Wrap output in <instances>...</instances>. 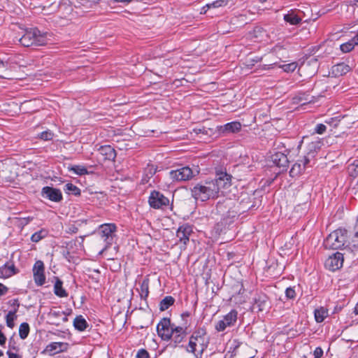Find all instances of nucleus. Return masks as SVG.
Returning <instances> with one entry per match:
<instances>
[{"mask_svg":"<svg viewBox=\"0 0 358 358\" xmlns=\"http://www.w3.org/2000/svg\"><path fill=\"white\" fill-rule=\"evenodd\" d=\"M285 296L289 299H294L296 296V294L294 287H287L285 290Z\"/></svg>","mask_w":358,"mask_h":358,"instance_id":"a19ab883","label":"nucleus"},{"mask_svg":"<svg viewBox=\"0 0 358 358\" xmlns=\"http://www.w3.org/2000/svg\"><path fill=\"white\" fill-rule=\"evenodd\" d=\"M343 255L336 252L325 261V267L331 271H337L343 266Z\"/></svg>","mask_w":358,"mask_h":358,"instance_id":"9b49d317","label":"nucleus"},{"mask_svg":"<svg viewBox=\"0 0 358 358\" xmlns=\"http://www.w3.org/2000/svg\"><path fill=\"white\" fill-rule=\"evenodd\" d=\"M262 60V58L260 57H256L255 59H252V62H259Z\"/></svg>","mask_w":358,"mask_h":358,"instance_id":"052dcab7","label":"nucleus"},{"mask_svg":"<svg viewBox=\"0 0 358 358\" xmlns=\"http://www.w3.org/2000/svg\"><path fill=\"white\" fill-rule=\"evenodd\" d=\"M274 64H264V65H262V66H259V68H260V69H262V70H268V69H272Z\"/></svg>","mask_w":358,"mask_h":358,"instance_id":"6e6d98bb","label":"nucleus"},{"mask_svg":"<svg viewBox=\"0 0 358 358\" xmlns=\"http://www.w3.org/2000/svg\"><path fill=\"white\" fill-rule=\"evenodd\" d=\"M62 322H66L68 321V317H67V315H66L64 313V315H62Z\"/></svg>","mask_w":358,"mask_h":358,"instance_id":"bf43d9fd","label":"nucleus"},{"mask_svg":"<svg viewBox=\"0 0 358 358\" xmlns=\"http://www.w3.org/2000/svg\"><path fill=\"white\" fill-rule=\"evenodd\" d=\"M357 2H358V0H357Z\"/></svg>","mask_w":358,"mask_h":358,"instance_id":"338daca9","label":"nucleus"},{"mask_svg":"<svg viewBox=\"0 0 358 358\" xmlns=\"http://www.w3.org/2000/svg\"><path fill=\"white\" fill-rule=\"evenodd\" d=\"M327 311L324 308L315 310V318L317 322H322L327 317Z\"/></svg>","mask_w":358,"mask_h":358,"instance_id":"c9c22d12","label":"nucleus"},{"mask_svg":"<svg viewBox=\"0 0 358 358\" xmlns=\"http://www.w3.org/2000/svg\"><path fill=\"white\" fill-rule=\"evenodd\" d=\"M241 129V124L239 122H231L221 126L219 131L223 135L235 134Z\"/></svg>","mask_w":358,"mask_h":358,"instance_id":"6ab92c4d","label":"nucleus"},{"mask_svg":"<svg viewBox=\"0 0 358 358\" xmlns=\"http://www.w3.org/2000/svg\"><path fill=\"white\" fill-rule=\"evenodd\" d=\"M6 354L8 355V358H22L20 355L11 352L10 350L7 351Z\"/></svg>","mask_w":358,"mask_h":358,"instance_id":"3c124183","label":"nucleus"},{"mask_svg":"<svg viewBox=\"0 0 358 358\" xmlns=\"http://www.w3.org/2000/svg\"><path fill=\"white\" fill-rule=\"evenodd\" d=\"M323 350L320 347L315 348L313 352L314 358H321L323 355Z\"/></svg>","mask_w":358,"mask_h":358,"instance_id":"de8ad7c7","label":"nucleus"},{"mask_svg":"<svg viewBox=\"0 0 358 358\" xmlns=\"http://www.w3.org/2000/svg\"><path fill=\"white\" fill-rule=\"evenodd\" d=\"M210 8H211V6H210V3H207L204 6H203L201 8V10L200 12L201 14H206L207 13V11L210 9Z\"/></svg>","mask_w":358,"mask_h":358,"instance_id":"603ef678","label":"nucleus"},{"mask_svg":"<svg viewBox=\"0 0 358 358\" xmlns=\"http://www.w3.org/2000/svg\"><path fill=\"white\" fill-rule=\"evenodd\" d=\"M73 326L79 331H83L88 327V323L82 315H78L73 320Z\"/></svg>","mask_w":358,"mask_h":358,"instance_id":"b1692460","label":"nucleus"},{"mask_svg":"<svg viewBox=\"0 0 358 358\" xmlns=\"http://www.w3.org/2000/svg\"><path fill=\"white\" fill-rule=\"evenodd\" d=\"M350 70V66L345 63H340L333 66V73L336 75H344L349 72Z\"/></svg>","mask_w":358,"mask_h":358,"instance_id":"a878e982","label":"nucleus"},{"mask_svg":"<svg viewBox=\"0 0 358 358\" xmlns=\"http://www.w3.org/2000/svg\"><path fill=\"white\" fill-rule=\"evenodd\" d=\"M8 290V288L0 282V296L5 295Z\"/></svg>","mask_w":358,"mask_h":358,"instance_id":"8fccbe9b","label":"nucleus"},{"mask_svg":"<svg viewBox=\"0 0 358 358\" xmlns=\"http://www.w3.org/2000/svg\"><path fill=\"white\" fill-rule=\"evenodd\" d=\"M70 171H73L74 173L78 176H83L88 173V171L85 166L82 165H74L69 167Z\"/></svg>","mask_w":358,"mask_h":358,"instance_id":"f704fd0d","label":"nucleus"},{"mask_svg":"<svg viewBox=\"0 0 358 358\" xmlns=\"http://www.w3.org/2000/svg\"><path fill=\"white\" fill-rule=\"evenodd\" d=\"M73 229H72V231H73V232H75V233H76V232H77V231H78V228H76V227H73Z\"/></svg>","mask_w":358,"mask_h":358,"instance_id":"e2e57ef3","label":"nucleus"},{"mask_svg":"<svg viewBox=\"0 0 358 358\" xmlns=\"http://www.w3.org/2000/svg\"><path fill=\"white\" fill-rule=\"evenodd\" d=\"M190 313L188 311L184 312L181 314L182 319L185 321V324H187V319L190 317Z\"/></svg>","mask_w":358,"mask_h":358,"instance_id":"5fc2aeb1","label":"nucleus"},{"mask_svg":"<svg viewBox=\"0 0 358 358\" xmlns=\"http://www.w3.org/2000/svg\"><path fill=\"white\" fill-rule=\"evenodd\" d=\"M54 293L56 296L64 298L68 296L67 292L63 287V282L58 277L55 276Z\"/></svg>","mask_w":358,"mask_h":358,"instance_id":"412c9836","label":"nucleus"},{"mask_svg":"<svg viewBox=\"0 0 358 358\" xmlns=\"http://www.w3.org/2000/svg\"><path fill=\"white\" fill-rule=\"evenodd\" d=\"M50 317L54 318H58L59 317H62V315H64V312L63 311H52L50 313Z\"/></svg>","mask_w":358,"mask_h":358,"instance_id":"09e8293b","label":"nucleus"},{"mask_svg":"<svg viewBox=\"0 0 358 358\" xmlns=\"http://www.w3.org/2000/svg\"><path fill=\"white\" fill-rule=\"evenodd\" d=\"M304 169L303 164L298 160L292 167L289 171V176L292 178L300 176L303 171Z\"/></svg>","mask_w":358,"mask_h":358,"instance_id":"c85d7f7f","label":"nucleus"},{"mask_svg":"<svg viewBox=\"0 0 358 358\" xmlns=\"http://www.w3.org/2000/svg\"><path fill=\"white\" fill-rule=\"evenodd\" d=\"M175 302V299L171 296H165L159 303V310L164 311L171 306Z\"/></svg>","mask_w":358,"mask_h":358,"instance_id":"cd10ccee","label":"nucleus"},{"mask_svg":"<svg viewBox=\"0 0 358 358\" xmlns=\"http://www.w3.org/2000/svg\"><path fill=\"white\" fill-rule=\"evenodd\" d=\"M348 172L351 177L356 178L358 176V159L348 165Z\"/></svg>","mask_w":358,"mask_h":358,"instance_id":"72a5a7b5","label":"nucleus"},{"mask_svg":"<svg viewBox=\"0 0 358 358\" xmlns=\"http://www.w3.org/2000/svg\"><path fill=\"white\" fill-rule=\"evenodd\" d=\"M98 150L99 154L103 157V160L104 161H114L116 157L115 150L111 145H102Z\"/></svg>","mask_w":358,"mask_h":358,"instance_id":"aec40b11","label":"nucleus"},{"mask_svg":"<svg viewBox=\"0 0 358 358\" xmlns=\"http://www.w3.org/2000/svg\"><path fill=\"white\" fill-rule=\"evenodd\" d=\"M148 203L152 208L162 209L169 205L170 201L162 192L153 190L148 198Z\"/></svg>","mask_w":358,"mask_h":358,"instance_id":"6e6552de","label":"nucleus"},{"mask_svg":"<svg viewBox=\"0 0 358 358\" xmlns=\"http://www.w3.org/2000/svg\"><path fill=\"white\" fill-rule=\"evenodd\" d=\"M284 20L285 22L289 23L292 25L299 24L301 22V18L296 15L294 12H291L285 15Z\"/></svg>","mask_w":358,"mask_h":358,"instance_id":"bb28decb","label":"nucleus"},{"mask_svg":"<svg viewBox=\"0 0 358 358\" xmlns=\"http://www.w3.org/2000/svg\"><path fill=\"white\" fill-rule=\"evenodd\" d=\"M48 235V231L45 229H41V230L34 233L31 236V241L34 243H38L43 238L47 237Z\"/></svg>","mask_w":358,"mask_h":358,"instance_id":"c756f323","label":"nucleus"},{"mask_svg":"<svg viewBox=\"0 0 358 358\" xmlns=\"http://www.w3.org/2000/svg\"><path fill=\"white\" fill-rule=\"evenodd\" d=\"M0 78H2V76H0Z\"/></svg>","mask_w":358,"mask_h":358,"instance_id":"69168bd1","label":"nucleus"},{"mask_svg":"<svg viewBox=\"0 0 358 358\" xmlns=\"http://www.w3.org/2000/svg\"><path fill=\"white\" fill-rule=\"evenodd\" d=\"M238 312L236 310H231L229 313L224 316L223 319L218 321L215 324V329L217 331H223L227 327H232L237 321Z\"/></svg>","mask_w":358,"mask_h":358,"instance_id":"1a4fd4ad","label":"nucleus"},{"mask_svg":"<svg viewBox=\"0 0 358 358\" xmlns=\"http://www.w3.org/2000/svg\"><path fill=\"white\" fill-rule=\"evenodd\" d=\"M297 63L296 62H292L290 64H287L281 66V68L283 69L284 71L289 73L293 72L295 71V69L297 68Z\"/></svg>","mask_w":358,"mask_h":358,"instance_id":"58836bf2","label":"nucleus"},{"mask_svg":"<svg viewBox=\"0 0 358 358\" xmlns=\"http://www.w3.org/2000/svg\"><path fill=\"white\" fill-rule=\"evenodd\" d=\"M199 173V170L197 168L192 169L189 166H182L175 170H171L169 172V176L174 182L187 181L198 175Z\"/></svg>","mask_w":358,"mask_h":358,"instance_id":"423d86ee","label":"nucleus"},{"mask_svg":"<svg viewBox=\"0 0 358 358\" xmlns=\"http://www.w3.org/2000/svg\"><path fill=\"white\" fill-rule=\"evenodd\" d=\"M157 171L156 168L154 167L153 165H148V166L145 169V177H146L148 179L152 177ZM143 181L148 182V180L143 178Z\"/></svg>","mask_w":358,"mask_h":358,"instance_id":"e433bc0d","label":"nucleus"},{"mask_svg":"<svg viewBox=\"0 0 358 358\" xmlns=\"http://www.w3.org/2000/svg\"><path fill=\"white\" fill-rule=\"evenodd\" d=\"M270 308L268 297L264 293L257 294L253 299L252 306V310H257L258 312L266 310Z\"/></svg>","mask_w":358,"mask_h":358,"instance_id":"f8f14e48","label":"nucleus"},{"mask_svg":"<svg viewBox=\"0 0 358 358\" xmlns=\"http://www.w3.org/2000/svg\"><path fill=\"white\" fill-rule=\"evenodd\" d=\"M313 159V158H312L310 156L306 155L303 157V159H299V161L301 164H303V169L305 170L306 167L308 166L309 163Z\"/></svg>","mask_w":358,"mask_h":358,"instance_id":"37998d69","label":"nucleus"},{"mask_svg":"<svg viewBox=\"0 0 358 358\" xmlns=\"http://www.w3.org/2000/svg\"><path fill=\"white\" fill-rule=\"evenodd\" d=\"M19 272L12 262H7L0 267V278H8Z\"/></svg>","mask_w":358,"mask_h":358,"instance_id":"f3484780","label":"nucleus"},{"mask_svg":"<svg viewBox=\"0 0 358 358\" xmlns=\"http://www.w3.org/2000/svg\"><path fill=\"white\" fill-rule=\"evenodd\" d=\"M8 304L12 308L9 312L17 313L19 307L20 306L19 300L17 299H11L8 301Z\"/></svg>","mask_w":358,"mask_h":358,"instance_id":"4c0bfd02","label":"nucleus"},{"mask_svg":"<svg viewBox=\"0 0 358 358\" xmlns=\"http://www.w3.org/2000/svg\"><path fill=\"white\" fill-rule=\"evenodd\" d=\"M64 190L66 194H72L75 196L80 195V189L73 183L69 182L64 185Z\"/></svg>","mask_w":358,"mask_h":358,"instance_id":"7c9ffc66","label":"nucleus"},{"mask_svg":"<svg viewBox=\"0 0 358 358\" xmlns=\"http://www.w3.org/2000/svg\"><path fill=\"white\" fill-rule=\"evenodd\" d=\"M229 3V0H216L213 3H210L212 8H217L220 7L226 6Z\"/></svg>","mask_w":358,"mask_h":358,"instance_id":"ea45409f","label":"nucleus"},{"mask_svg":"<svg viewBox=\"0 0 358 358\" xmlns=\"http://www.w3.org/2000/svg\"><path fill=\"white\" fill-rule=\"evenodd\" d=\"M41 196L54 202H60L63 199L60 189L49 186L42 188Z\"/></svg>","mask_w":358,"mask_h":358,"instance_id":"ddd939ff","label":"nucleus"},{"mask_svg":"<svg viewBox=\"0 0 358 358\" xmlns=\"http://www.w3.org/2000/svg\"><path fill=\"white\" fill-rule=\"evenodd\" d=\"M209 344V338L205 327H198L189 338L186 351L194 355L195 358H203V354Z\"/></svg>","mask_w":358,"mask_h":358,"instance_id":"f03ea898","label":"nucleus"},{"mask_svg":"<svg viewBox=\"0 0 358 358\" xmlns=\"http://www.w3.org/2000/svg\"><path fill=\"white\" fill-rule=\"evenodd\" d=\"M192 233V227L188 224L180 226L177 231L176 236L179 238V241L186 245L189 241V236Z\"/></svg>","mask_w":358,"mask_h":358,"instance_id":"2eb2a0df","label":"nucleus"},{"mask_svg":"<svg viewBox=\"0 0 358 358\" xmlns=\"http://www.w3.org/2000/svg\"><path fill=\"white\" fill-rule=\"evenodd\" d=\"M33 277L37 286H42L45 282V266L42 261L38 260L33 266Z\"/></svg>","mask_w":358,"mask_h":358,"instance_id":"9d476101","label":"nucleus"},{"mask_svg":"<svg viewBox=\"0 0 358 358\" xmlns=\"http://www.w3.org/2000/svg\"><path fill=\"white\" fill-rule=\"evenodd\" d=\"M313 159V158H312L310 156L306 155L303 157V159H299V161L301 164H303V169L305 170L306 167L308 166L309 163Z\"/></svg>","mask_w":358,"mask_h":358,"instance_id":"c03bdc74","label":"nucleus"},{"mask_svg":"<svg viewBox=\"0 0 358 358\" xmlns=\"http://www.w3.org/2000/svg\"><path fill=\"white\" fill-rule=\"evenodd\" d=\"M149 284H150V279L147 276L141 282V283L140 285V289H138L141 299L146 300L147 298L148 297Z\"/></svg>","mask_w":358,"mask_h":358,"instance_id":"5701e85b","label":"nucleus"},{"mask_svg":"<svg viewBox=\"0 0 358 358\" xmlns=\"http://www.w3.org/2000/svg\"><path fill=\"white\" fill-rule=\"evenodd\" d=\"M9 348H10H10L15 349V347L13 345H11V341L9 342Z\"/></svg>","mask_w":358,"mask_h":358,"instance_id":"680f3d73","label":"nucleus"},{"mask_svg":"<svg viewBox=\"0 0 358 358\" xmlns=\"http://www.w3.org/2000/svg\"><path fill=\"white\" fill-rule=\"evenodd\" d=\"M321 148V142L320 141H312L308 145V152L307 155L314 158L315 154Z\"/></svg>","mask_w":358,"mask_h":358,"instance_id":"393cba45","label":"nucleus"},{"mask_svg":"<svg viewBox=\"0 0 358 358\" xmlns=\"http://www.w3.org/2000/svg\"><path fill=\"white\" fill-rule=\"evenodd\" d=\"M6 337L0 330V345H3L6 343Z\"/></svg>","mask_w":358,"mask_h":358,"instance_id":"864d4df0","label":"nucleus"},{"mask_svg":"<svg viewBox=\"0 0 358 358\" xmlns=\"http://www.w3.org/2000/svg\"><path fill=\"white\" fill-rule=\"evenodd\" d=\"M351 243L348 231L339 228L329 234L324 239L323 244L326 249L341 250L350 247Z\"/></svg>","mask_w":358,"mask_h":358,"instance_id":"7ed1b4c3","label":"nucleus"},{"mask_svg":"<svg viewBox=\"0 0 358 358\" xmlns=\"http://www.w3.org/2000/svg\"><path fill=\"white\" fill-rule=\"evenodd\" d=\"M6 63L3 62V61L0 60V68L6 69Z\"/></svg>","mask_w":358,"mask_h":358,"instance_id":"13d9d810","label":"nucleus"},{"mask_svg":"<svg viewBox=\"0 0 358 358\" xmlns=\"http://www.w3.org/2000/svg\"><path fill=\"white\" fill-rule=\"evenodd\" d=\"M327 127L323 124H317L315 127V132L319 134H322L325 132Z\"/></svg>","mask_w":358,"mask_h":358,"instance_id":"49530a36","label":"nucleus"},{"mask_svg":"<svg viewBox=\"0 0 358 358\" xmlns=\"http://www.w3.org/2000/svg\"><path fill=\"white\" fill-rule=\"evenodd\" d=\"M116 231L117 227L113 223L103 224L99 226L97 233L105 243L103 250H107L113 245Z\"/></svg>","mask_w":358,"mask_h":358,"instance_id":"39448f33","label":"nucleus"},{"mask_svg":"<svg viewBox=\"0 0 358 358\" xmlns=\"http://www.w3.org/2000/svg\"><path fill=\"white\" fill-rule=\"evenodd\" d=\"M356 45H358V32L350 41L341 44L340 48L343 52L347 53L352 50Z\"/></svg>","mask_w":358,"mask_h":358,"instance_id":"4be33fe9","label":"nucleus"},{"mask_svg":"<svg viewBox=\"0 0 358 358\" xmlns=\"http://www.w3.org/2000/svg\"><path fill=\"white\" fill-rule=\"evenodd\" d=\"M136 358H150L149 352L143 348L138 350L136 355Z\"/></svg>","mask_w":358,"mask_h":358,"instance_id":"a18cd8bd","label":"nucleus"},{"mask_svg":"<svg viewBox=\"0 0 358 358\" xmlns=\"http://www.w3.org/2000/svg\"><path fill=\"white\" fill-rule=\"evenodd\" d=\"M69 348V344L64 342H52L48 344L45 352L48 353L50 355H53L57 353L67 351Z\"/></svg>","mask_w":358,"mask_h":358,"instance_id":"dca6fc26","label":"nucleus"},{"mask_svg":"<svg viewBox=\"0 0 358 358\" xmlns=\"http://www.w3.org/2000/svg\"><path fill=\"white\" fill-rule=\"evenodd\" d=\"M48 34L47 32H42L37 28H31L26 30L19 39V42L24 47L44 45L48 42Z\"/></svg>","mask_w":358,"mask_h":358,"instance_id":"20e7f679","label":"nucleus"},{"mask_svg":"<svg viewBox=\"0 0 358 358\" xmlns=\"http://www.w3.org/2000/svg\"><path fill=\"white\" fill-rule=\"evenodd\" d=\"M17 317V315L16 313L8 312L5 317L7 327L10 329H13L15 327V320Z\"/></svg>","mask_w":358,"mask_h":358,"instance_id":"2f4dec72","label":"nucleus"},{"mask_svg":"<svg viewBox=\"0 0 358 358\" xmlns=\"http://www.w3.org/2000/svg\"><path fill=\"white\" fill-rule=\"evenodd\" d=\"M3 355V352L2 350H0V357H2Z\"/></svg>","mask_w":358,"mask_h":358,"instance_id":"0e129e2a","label":"nucleus"},{"mask_svg":"<svg viewBox=\"0 0 358 358\" xmlns=\"http://www.w3.org/2000/svg\"><path fill=\"white\" fill-rule=\"evenodd\" d=\"M29 325L27 322H22L19 327V336L21 339H25L29 333Z\"/></svg>","mask_w":358,"mask_h":358,"instance_id":"473e14b6","label":"nucleus"},{"mask_svg":"<svg viewBox=\"0 0 358 358\" xmlns=\"http://www.w3.org/2000/svg\"><path fill=\"white\" fill-rule=\"evenodd\" d=\"M187 327H185L176 326L173 331L172 339L173 343H174V347H176L178 344L181 343L186 335H187Z\"/></svg>","mask_w":358,"mask_h":358,"instance_id":"a211bd4d","label":"nucleus"},{"mask_svg":"<svg viewBox=\"0 0 358 358\" xmlns=\"http://www.w3.org/2000/svg\"><path fill=\"white\" fill-rule=\"evenodd\" d=\"M133 0H112V1L113 2H120V3H129L130 2H131Z\"/></svg>","mask_w":358,"mask_h":358,"instance_id":"4d7b16f0","label":"nucleus"},{"mask_svg":"<svg viewBox=\"0 0 358 358\" xmlns=\"http://www.w3.org/2000/svg\"><path fill=\"white\" fill-rule=\"evenodd\" d=\"M271 158L273 164L281 168L282 171L287 170L289 162L287 155L281 152H277L272 155Z\"/></svg>","mask_w":358,"mask_h":358,"instance_id":"4468645a","label":"nucleus"},{"mask_svg":"<svg viewBox=\"0 0 358 358\" xmlns=\"http://www.w3.org/2000/svg\"><path fill=\"white\" fill-rule=\"evenodd\" d=\"M231 176L226 171H216L215 178L195 185L191 189L192 197L196 201H206L218 197L222 189L231 186Z\"/></svg>","mask_w":358,"mask_h":358,"instance_id":"f257e3e1","label":"nucleus"},{"mask_svg":"<svg viewBox=\"0 0 358 358\" xmlns=\"http://www.w3.org/2000/svg\"><path fill=\"white\" fill-rule=\"evenodd\" d=\"M174 324H171V320L167 317L162 318L157 326V331L158 336L163 341H169L173 334V329L175 328Z\"/></svg>","mask_w":358,"mask_h":358,"instance_id":"0eeeda50","label":"nucleus"},{"mask_svg":"<svg viewBox=\"0 0 358 358\" xmlns=\"http://www.w3.org/2000/svg\"><path fill=\"white\" fill-rule=\"evenodd\" d=\"M52 137L53 134L49 130L44 131L39 134V138L44 141H50L52 138Z\"/></svg>","mask_w":358,"mask_h":358,"instance_id":"79ce46f5","label":"nucleus"}]
</instances>
